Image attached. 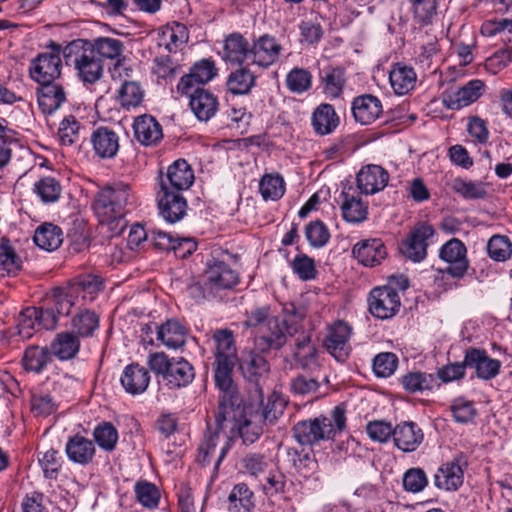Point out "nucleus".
Wrapping results in <instances>:
<instances>
[{"instance_id": "49", "label": "nucleus", "mask_w": 512, "mask_h": 512, "mask_svg": "<svg viewBox=\"0 0 512 512\" xmlns=\"http://www.w3.org/2000/svg\"><path fill=\"white\" fill-rule=\"evenodd\" d=\"M34 190L44 203H54L61 195L62 187L54 177H43L34 185Z\"/></svg>"}, {"instance_id": "51", "label": "nucleus", "mask_w": 512, "mask_h": 512, "mask_svg": "<svg viewBox=\"0 0 512 512\" xmlns=\"http://www.w3.org/2000/svg\"><path fill=\"white\" fill-rule=\"evenodd\" d=\"M311 84L312 75L303 68H294L286 76V86L293 93L306 92L310 89Z\"/></svg>"}, {"instance_id": "6", "label": "nucleus", "mask_w": 512, "mask_h": 512, "mask_svg": "<svg viewBox=\"0 0 512 512\" xmlns=\"http://www.w3.org/2000/svg\"><path fill=\"white\" fill-rule=\"evenodd\" d=\"M300 326L288 319H271L267 325L255 330L254 348L260 353L278 351L287 342V336L299 333Z\"/></svg>"}, {"instance_id": "44", "label": "nucleus", "mask_w": 512, "mask_h": 512, "mask_svg": "<svg viewBox=\"0 0 512 512\" xmlns=\"http://www.w3.org/2000/svg\"><path fill=\"white\" fill-rule=\"evenodd\" d=\"M320 78L327 95L333 98L341 95L346 83L345 72L342 68L328 67L321 72Z\"/></svg>"}, {"instance_id": "60", "label": "nucleus", "mask_w": 512, "mask_h": 512, "mask_svg": "<svg viewBox=\"0 0 512 512\" xmlns=\"http://www.w3.org/2000/svg\"><path fill=\"white\" fill-rule=\"evenodd\" d=\"M398 365V358L394 353L382 352L373 359V371L377 377L391 376Z\"/></svg>"}, {"instance_id": "59", "label": "nucleus", "mask_w": 512, "mask_h": 512, "mask_svg": "<svg viewBox=\"0 0 512 512\" xmlns=\"http://www.w3.org/2000/svg\"><path fill=\"white\" fill-rule=\"evenodd\" d=\"M305 235L310 245L316 248L323 247L330 239L327 226L320 220L310 222L305 228Z\"/></svg>"}, {"instance_id": "33", "label": "nucleus", "mask_w": 512, "mask_h": 512, "mask_svg": "<svg viewBox=\"0 0 512 512\" xmlns=\"http://www.w3.org/2000/svg\"><path fill=\"white\" fill-rule=\"evenodd\" d=\"M317 349L311 343V335L304 330L295 339L293 359L302 369H309L316 363Z\"/></svg>"}, {"instance_id": "31", "label": "nucleus", "mask_w": 512, "mask_h": 512, "mask_svg": "<svg viewBox=\"0 0 512 512\" xmlns=\"http://www.w3.org/2000/svg\"><path fill=\"white\" fill-rule=\"evenodd\" d=\"M257 350H250L240 360V369L245 378L257 382L266 377L270 371V364Z\"/></svg>"}, {"instance_id": "55", "label": "nucleus", "mask_w": 512, "mask_h": 512, "mask_svg": "<svg viewBox=\"0 0 512 512\" xmlns=\"http://www.w3.org/2000/svg\"><path fill=\"white\" fill-rule=\"evenodd\" d=\"M94 439L97 444L106 451H112L118 441L116 428L108 422L98 425L94 430Z\"/></svg>"}, {"instance_id": "39", "label": "nucleus", "mask_w": 512, "mask_h": 512, "mask_svg": "<svg viewBox=\"0 0 512 512\" xmlns=\"http://www.w3.org/2000/svg\"><path fill=\"white\" fill-rule=\"evenodd\" d=\"M249 50L247 41L238 33L230 34L225 39L224 58L227 61L241 65L245 60H249Z\"/></svg>"}, {"instance_id": "30", "label": "nucleus", "mask_w": 512, "mask_h": 512, "mask_svg": "<svg viewBox=\"0 0 512 512\" xmlns=\"http://www.w3.org/2000/svg\"><path fill=\"white\" fill-rule=\"evenodd\" d=\"M189 104L195 116L201 121H207L213 117L219 105L216 96L204 88L195 89Z\"/></svg>"}, {"instance_id": "14", "label": "nucleus", "mask_w": 512, "mask_h": 512, "mask_svg": "<svg viewBox=\"0 0 512 512\" xmlns=\"http://www.w3.org/2000/svg\"><path fill=\"white\" fill-rule=\"evenodd\" d=\"M485 83L480 79L468 81L455 91L443 93V104L451 110H460L476 102L485 92Z\"/></svg>"}, {"instance_id": "25", "label": "nucleus", "mask_w": 512, "mask_h": 512, "mask_svg": "<svg viewBox=\"0 0 512 512\" xmlns=\"http://www.w3.org/2000/svg\"><path fill=\"white\" fill-rule=\"evenodd\" d=\"M464 472L459 460L442 464L434 474V484L438 489L456 491L463 484Z\"/></svg>"}, {"instance_id": "58", "label": "nucleus", "mask_w": 512, "mask_h": 512, "mask_svg": "<svg viewBox=\"0 0 512 512\" xmlns=\"http://www.w3.org/2000/svg\"><path fill=\"white\" fill-rule=\"evenodd\" d=\"M261 421L262 420L259 418H255V416L249 418L245 416L244 419L239 422L238 432L245 444H253L262 435L263 429L259 424Z\"/></svg>"}, {"instance_id": "16", "label": "nucleus", "mask_w": 512, "mask_h": 512, "mask_svg": "<svg viewBox=\"0 0 512 512\" xmlns=\"http://www.w3.org/2000/svg\"><path fill=\"white\" fill-rule=\"evenodd\" d=\"M281 51L282 46L275 37L264 34L254 40L249 50V60L252 64L267 68L278 60Z\"/></svg>"}, {"instance_id": "26", "label": "nucleus", "mask_w": 512, "mask_h": 512, "mask_svg": "<svg viewBox=\"0 0 512 512\" xmlns=\"http://www.w3.org/2000/svg\"><path fill=\"white\" fill-rule=\"evenodd\" d=\"M424 438L422 430L414 422H403L394 428L393 440L404 452L415 451Z\"/></svg>"}, {"instance_id": "63", "label": "nucleus", "mask_w": 512, "mask_h": 512, "mask_svg": "<svg viewBox=\"0 0 512 512\" xmlns=\"http://www.w3.org/2000/svg\"><path fill=\"white\" fill-rule=\"evenodd\" d=\"M284 411V402L276 395L268 398L267 404L262 408L260 414H256L255 418H259L267 425H273Z\"/></svg>"}, {"instance_id": "4", "label": "nucleus", "mask_w": 512, "mask_h": 512, "mask_svg": "<svg viewBox=\"0 0 512 512\" xmlns=\"http://www.w3.org/2000/svg\"><path fill=\"white\" fill-rule=\"evenodd\" d=\"M148 366L169 390L187 387L195 378L193 365L184 357H168L164 352L151 353Z\"/></svg>"}, {"instance_id": "20", "label": "nucleus", "mask_w": 512, "mask_h": 512, "mask_svg": "<svg viewBox=\"0 0 512 512\" xmlns=\"http://www.w3.org/2000/svg\"><path fill=\"white\" fill-rule=\"evenodd\" d=\"M36 94L38 106L44 114L54 113L66 101L64 88L54 81L39 83Z\"/></svg>"}, {"instance_id": "29", "label": "nucleus", "mask_w": 512, "mask_h": 512, "mask_svg": "<svg viewBox=\"0 0 512 512\" xmlns=\"http://www.w3.org/2000/svg\"><path fill=\"white\" fill-rule=\"evenodd\" d=\"M65 451L70 461L87 465L92 462L96 449L92 440L77 434L69 438Z\"/></svg>"}, {"instance_id": "36", "label": "nucleus", "mask_w": 512, "mask_h": 512, "mask_svg": "<svg viewBox=\"0 0 512 512\" xmlns=\"http://www.w3.org/2000/svg\"><path fill=\"white\" fill-rule=\"evenodd\" d=\"M157 339L168 348L177 349L186 342V329L176 320H167L158 328Z\"/></svg>"}, {"instance_id": "18", "label": "nucleus", "mask_w": 512, "mask_h": 512, "mask_svg": "<svg viewBox=\"0 0 512 512\" xmlns=\"http://www.w3.org/2000/svg\"><path fill=\"white\" fill-rule=\"evenodd\" d=\"M389 173L380 165L368 164L357 174V187L361 193L373 195L388 184Z\"/></svg>"}, {"instance_id": "8", "label": "nucleus", "mask_w": 512, "mask_h": 512, "mask_svg": "<svg viewBox=\"0 0 512 512\" xmlns=\"http://www.w3.org/2000/svg\"><path fill=\"white\" fill-rule=\"evenodd\" d=\"M435 234L436 231L431 224L418 222L401 243V253L414 262L422 261L427 256V248Z\"/></svg>"}, {"instance_id": "56", "label": "nucleus", "mask_w": 512, "mask_h": 512, "mask_svg": "<svg viewBox=\"0 0 512 512\" xmlns=\"http://www.w3.org/2000/svg\"><path fill=\"white\" fill-rule=\"evenodd\" d=\"M144 92L134 81H126L119 91L121 105L126 108L137 107L143 100Z\"/></svg>"}, {"instance_id": "46", "label": "nucleus", "mask_w": 512, "mask_h": 512, "mask_svg": "<svg viewBox=\"0 0 512 512\" xmlns=\"http://www.w3.org/2000/svg\"><path fill=\"white\" fill-rule=\"evenodd\" d=\"M259 190L265 200H278L285 193V182L279 174H265L259 183Z\"/></svg>"}, {"instance_id": "41", "label": "nucleus", "mask_w": 512, "mask_h": 512, "mask_svg": "<svg viewBox=\"0 0 512 512\" xmlns=\"http://www.w3.org/2000/svg\"><path fill=\"white\" fill-rule=\"evenodd\" d=\"M401 384L409 393L431 391L435 386H439L435 375L420 371L403 375Z\"/></svg>"}, {"instance_id": "34", "label": "nucleus", "mask_w": 512, "mask_h": 512, "mask_svg": "<svg viewBox=\"0 0 512 512\" xmlns=\"http://www.w3.org/2000/svg\"><path fill=\"white\" fill-rule=\"evenodd\" d=\"M256 76L248 67H239L227 78V90L234 95H246L255 86Z\"/></svg>"}, {"instance_id": "23", "label": "nucleus", "mask_w": 512, "mask_h": 512, "mask_svg": "<svg viewBox=\"0 0 512 512\" xmlns=\"http://www.w3.org/2000/svg\"><path fill=\"white\" fill-rule=\"evenodd\" d=\"M136 140L144 146L157 144L163 138L162 127L151 115H140L133 124Z\"/></svg>"}, {"instance_id": "2", "label": "nucleus", "mask_w": 512, "mask_h": 512, "mask_svg": "<svg viewBox=\"0 0 512 512\" xmlns=\"http://www.w3.org/2000/svg\"><path fill=\"white\" fill-rule=\"evenodd\" d=\"M135 203V196L129 184L116 182L100 189L93 201V210L102 224L125 226L124 216Z\"/></svg>"}, {"instance_id": "50", "label": "nucleus", "mask_w": 512, "mask_h": 512, "mask_svg": "<svg viewBox=\"0 0 512 512\" xmlns=\"http://www.w3.org/2000/svg\"><path fill=\"white\" fill-rule=\"evenodd\" d=\"M287 454L290 457L292 465L298 473L304 477H309L314 473L317 467V462L313 454L309 452L298 451L295 448L288 449Z\"/></svg>"}, {"instance_id": "10", "label": "nucleus", "mask_w": 512, "mask_h": 512, "mask_svg": "<svg viewBox=\"0 0 512 512\" xmlns=\"http://www.w3.org/2000/svg\"><path fill=\"white\" fill-rule=\"evenodd\" d=\"M204 278L206 289L215 295L222 290L233 289L239 283L238 272L215 258L207 263Z\"/></svg>"}, {"instance_id": "27", "label": "nucleus", "mask_w": 512, "mask_h": 512, "mask_svg": "<svg viewBox=\"0 0 512 512\" xmlns=\"http://www.w3.org/2000/svg\"><path fill=\"white\" fill-rule=\"evenodd\" d=\"M215 361L237 362V348L234 334L230 329H216L212 334Z\"/></svg>"}, {"instance_id": "64", "label": "nucleus", "mask_w": 512, "mask_h": 512, "mask_svg": "<svg viewBox=\"0 0 512 512\" xmlns=\"http://www.w3.org/2000/svg\"><path fill=\"white\" fill-rule=\"evenodd\" d=\"M215 62L211 59H202L196 62L190 69L193 78L203 86L217 75Z\"/></svg>"}, {"instance_id": "52", "label": "nucleus", "mask_w": 512, "mask_h": 512, "mask_svg": "<svg viewBox=\"0 0 512 512\" xmlns=\"http://www.w3.org/2000/svg\"><path fill=\"white\" fill-rule=\"evenodd\" d=\"M453 190L465 199H483L487 195L485 185L481 182L465 181L456 178L452 184Z\"/></svg>"}, {"instance_id": "1", "label": "nucleus", "mask_w": 512, "mask_h": 512, "mask_svg": "<svg viewBox=\"0 0 512 512\" xmlns=\"http://www.w3.org/2000/svg\"><path fill=\"white\" fill-rule=\"evenodd\" d=\"M236 363L226 361H214L213 363L215 384L222 394L219 396V404L214 415V421H207V428L198 448L197 462L201 466H207L211 463L215 454V448L221 439L223 440V445L220 447L215 461L216 469L230 449V438L225 434L224 429L225 422L235 418L234 407L239 405L238 391L233 381V371Z\"/></svg>"}, {"instance_id": "32", "label": "nucleus", "mask_w": 512, "mask_h": 512, "mask_svg": "<svg viewBox=\"0 0 512 512\" xmlns=\"http://www.w3.org/2000/svg\"><path fill=\"white\" fill-rule=\"evenodd\" d=\"M312 127L318 135L331 134L339 125V117L330 104H320L313 112Z\"/></svg>"}, {"instance_id": "62", "label": "nucleus", "mask_w": 512, "mask_h": 512, "mask_svg": "<svg viewBox=\"0 0 512 512\" xmlns=\"http://www.w3.org/2000/svg\"><path fill=\"white\" fill-rule=\"evenodd\" d=\"M418 23L429 24L436 14L437 0H409Z\"/></svg>"}, {"instance_id": "9", "label": "nucleus", "mask_w": 512, "mask_h": 512, "mask_svg": "<svg viewBox=\"0 0 512 512\" xmlns=\"http://www.w3.org/2000/svg\"><path fill=\"white\" fill-rule=\"evenodd\" d=\"M400 306V296L390 286L375 287L369 293L368 310L375 318L390 319L397 314Z\"/></svg>"}, {"instance_id": "48", "label": "nucleus", "mask_w": 512, "mask_h": 512, "mask_svg": "<svg viewBox=\"0 0 512 512\" xmlns=\"http://www.w3.org/2000/svg\"><path fill=\"white\" fill-rule=\"evenodd\" d=\"M487 252L494 261L504 262L512 255V243L507 236L494 235L487 243Z\"/></svg>"}, {"instance_id": "11", "label": "nucleus", "mask_w": 512, "mask_h": 512, "mask_svg": "<svg viewBox=\"0 0 512 512\" xmlns=\"http://www.w3.org/2000/svg\"><path fill=\"white\" fill-rule=\"evenodd\" d=\"M466 254V246L461 240L452 238L447 241L439 251V257L447 263V267L440 272L447 273L453 278H463L469 268Z\"/></svg>"}, {"instance_id": "3", "label": "nucleus", "mask_w": 512, "mask_h": 512, "mask_svg": "<svg viewBox=\"0 0 512 512\" xmlns=\"http://www.w3.org/2000/svg\"><path fill=\"white\" fill-rule=\"evenodd\" d=\"M346 428V409L343 404L336 406L330 416L320 415L313 419L297 422L293 435L301 445H313L320 441L332 440Z\"/></svg>"}, {"instance_id": "21", "label": "nucleus", "mask_w": 512, "mask_h": 512, "mask_svg": "<svg viewBox=\"0 0 512 512\" xmlns=\"http://www.w3.org/2000/svg\"><path fill=\"white\" fill-rule=\"evenodd\" d=\"M352 252L359 262L367 267L379 265L387 256L384 243L377 238L356 243Z\"/></svg>"}, {"instance_id": "42", "label": "nucleus", "mask_w": 512, "mask_h": 512, "mask_svg": "<svg viewBox=\"0 0 512 512\" xmlns=\"http://www.w3.org/2000/svg\"><path fill=\"white\" fill-rule=\"evenodd\" d=\"M254 494L245 483L235 485L229 494V510L251 512L254 508Z\"/></svg>"}, {"instance_id": "43", "label": "nucleus", "mask_w": 512, "mask_h": 512, "mask_svg": "<svg viewBox=\"0 0 512 512\" xmlns=\"http://www.w3.org/2000/svg\"><path fill=\"white\" fill-rule=\"evenodd\" d=\"M51 351L47 347L30 346L23 356L25 370L40 373L51 361Z\"/></svg>"}, {"instance_id": "54", "label": "nucleus", "mask_w": 512, "mask_h": 512, "mask_svg": "<svg viewBox=\"0 0 512 512\" xmlns=\"http://www.w3.org/2000/svg\"><path fill=\"white\" fill-rule=\"evenodd\" d=\"M403 488L411 493L423 491L428 485V478L422 468L414 467L408 469L403 475Z\"/></svg>"}, {"instance_id": "15", "label": "nucleus", "mask_w": 512, "mask_h": 512, "mask_svg": "<svg viewBox=\"0 0 512 512\" xmlns=\"http://www.w3.org/2000/svg\"><path fill=\"white\" fill-rule=\"evenodd\" d=\"M156 200L159 214L166 222L177 223L185 217L188 204L181 192L158 189Z\"/></svg>"}, {"instance_id": "37", "label": "nucleus", "mask_w": 512, "mask_h": 512, "mask_svg": "<svg viewBox=\"0 0 512 512\" xmlns=\"http://www.w3.org/2000/svg\"><path fill=\"white\" fill-rule=\"evenodd\" d=\"M391 87L397 95L408 94L415 86L416 73L413 68L397 64L390 71Z\"/></svg>"}, {"instance_id": "17", "label": "nucleus", "mask_w": 512, "mask_h": 512, "mask_svg": "<svg viewBox=\"0 0 512 512\" xmlns=\"http://www.w3.org/2000/svg\"><path fill=\"white\" fill-rule=\"evenodd\" d=\"M465 363L475 370L476 376L482 380L495 378L501 368V362L488 356L484 349L468 348L465 351Z\"/></svg>"}, {"instance_id": "7", "label": "nucleus", "mask_w": 512, "mask_h": 512, "mask_svg": "<svg viewBox=\"0 0 512 512\" xmlns=\"http://www.w3.org/2000/svg\"><path fill=\"white\" fill-rule=\"evenodd\" d=\"M50 50L38 54L29 67V75L32 80L39 83L53 82L61 75L62 60L60 57L61 46L52 42Z\"/></svg>"}, {"instance_id": "28", "label": "nucleus", "mask_w": 512, "mask_h": 512, "mask_svg": "<svg viewBox=\"0 0 512 512\" xmlns=\"http://www.w3.org/2000/svg\"><path fill=\"white\" fill-rule=\"evenodd\" d=\"M79 350L80 337L73 331L57 333L50 344L51 354L62 361L75 358Z\"/></svg>"}, {"instance_id": "57", "label": "nucleus", "mask_w": 512, "mask_h": 512, "mask_svg": "<svg viewBox=\"0 0 512 512\" xmlns=\"http://www.w3.org/2000/svg\"><path fill=\"white\" fill-rule=\"evenodd\" d=\"M135 494L139 503L147 508H156L159 503L160 493L157 487L150 482H138L135 486Z\"/></svg>"}, {"instance_id": "12", "label": "nucleus", "mask_w": 512, "mask_h": 512, "mask_svg": "<svg viewBox=\"0 0 512 512\" xmlns=\"http://www.w3.org/2000/svg\"><path fill=\"white\" fill-rule=\"evenodd\" d=\"M194 179V172L187 161L178 159L168 166L166 173L160 171L158 189L182 193L191 187Z\"/></svg>"}, {"instance_id": "35", "label": "nucleus", "mask_w": 512, "mask_h": 512, "mask_svg": "<svg viewBox=\"0 0 512 512\" xmlns=\"http://www.w3.org/2000/svg\"><path fill=\"white\" fill-rule=\"evenodd\" d=\"M341 212L345 221L352 224L364 222L368 216V205L361 198L342 193Z\"/></svg>"}, {"instance_id": "45", "label": "nucleus", "mask_w": 512, "mask_h": 512, "mask_svg": "<svg viewBox=\"0 0 512 512\" xmlns=\"http://www.w3.org/2000/svg\"><path fill=\"white\" fill-rule=\"evenodd\" d=\"M71 326L79 337H90L99 327V317L93 311L83 310L72 318Z\"/></svg>"}, {"instance_id": "47", "label": "nucleus", "mask_w": 512, "mask_h": 512, "mask_svg": "<svg viewBox=\"0 0 512 512\" xmlns=\"http://www.w3.org/2000/svg\"><path fill=\"white\" fill-rule=\"evenodd\" d=\"M76 293L71 286L58 287L53 290L50 306L55 309L57 315L67 316L74 305Z\"/></svg>"}, {"instance_id": "38", "label": "nucleus", "mask_w": 512, "mask_h": 512, "mask_svg": "<svg viewBox=\"0 0 512 512\" xmlns=\"http://www.w3.org/2000/svg\"><path fill=\"white\" fill-rule=\"evenodd\" d=\"M33 240L43 250H56L63 241L62 230L54 224L44 223L36 229Z\"/></svg>"}, {"instance_id": "19", "label": "nucleus", "mask_w": 512, "mask_h": 512, "mask_svg": "<svg viewBox=\"0 0 512 512\" xmlns=\"http://www.w3.org/2000/svg\"><path fill=\"white\" fill-rule=\"evenodd\" d=\"M91 144L95 154L101 159L114 158L120 147L118 134L104 126L94 130L91 135Z\"/></svg>"}, {"instance_id": "53", "label": "nucleus", "mask_w": 512, "mask_h": 512, "mask_svg": "<svg viewBox=\"0 0 512 512\" xmlns=\"http://www.w3.org/2000/svg\"><path fill=\"white\" fill-rule=\"evenodd\" d=\"M76 295L83 293V299L89 297L92 300L103 287V282L97 276L86 275L75 279L71 284Z\"/></svg>"}, {"instance_id": "61", "label": "nucleus", "mask_w": 512, "mask_h": 512, "mask_svg": "<svg viewBox=\"0 0 512 512\" xmlns=\"http://www.w3.org/2000/svg\"><path fill=\"white\" fill-rule=\"evenodd\" d=\"M80 123L72 115L65 117L59 126L58 136L62 145L71 146L79 138Z\"/></svg>"}, {"instance_id": "13", "label": "nucleus", "mask_w": 512, "mask_h": 512, "mask_svg": "<svg viewBox=\"0 0 512 512\" xmlns=\"http://www.w3.org/2000/svg\"><path fill=\"white\" fill-rule=\"evenodd\" d=\"M351 331V327L342 320L336 321L328 328L323 342L324 347L338 362H345L349 357Z\"/></svg>"}, {"instance_id": "24", "label": "nucleus", "mask_w": 512, "mask_h": 512, "mask_svg": "<svg viewBox=\"0 0 512 512\" xmlns=\"http://www.w3.org/2000/svg\"><path fill=\"white\" fill-rule=\"evenodd\" d=\"M120 382L127 393L142 394L149 386L150 374L145 367L132 363L123 370Z\"/></svg>"}, {"instance_id": "22", "label": "nucleus", "mask_w": 512, "mask_h": 512, "mask_svg": "<svg viewBox=\"0 0 512 512\" xmlns=\"http://www.w3.org/2000/svg\"><path fill=\"white\" fill-rule=\"evenodd\" d=\"M381 101L371 94L356 97L352 102L354 119L362 125L373 123L382 114Z\"/></svg>"}, {"instance_id": "5", "label": "nucleus", "mask_w": 512, "mask_h": 512, "mask_svg": "<svg viewBox=\"0 0 512 512\" xmlns=\"http://www.w3.org/2000/svg\"><path fill=\"white\" fill-rule=\"evenodd\" d=\"M63 57L68 66H74L78 77L86 83L98 81L104 70L102 59L97 57L90 42L76 40L63 49Z\"/></svg>"}, {"instance_id": "40", "label": "nucleus", "mask_w": 512, "mask_h": 512, "mask_svg": "<svg viewBox=\"0 0 512 512\" xmlns=\"http://www.w3.org/2000/svg\"><path fill=\"white\" fill-rule=\"evenodd\" d=\"M90 47L100 59L115 60L117 64L120 63L124 50L122 41L110 37H99L90 42Z\"/></svg>"}]
</instances>
